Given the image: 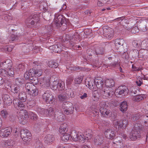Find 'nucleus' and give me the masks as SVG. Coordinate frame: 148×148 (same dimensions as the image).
Returning a JSON list of instances; mask_svg holds the SVG:
<instances>
[{
  "label": "nucleus",
  "mask_w": 148,
  "mask_h": 148,
  "mask_svg": "<svg viewBox=\"0 0 148 148\" xmlns=\"http://www.w3.org/2000/svg\"><path fill=\"white\" fill-rule=\"evenodd\" d=\"M95 53L96 55L103 54L104 51V48L103 47H97L95 49Z\"/></svg>",
  "instance_id": "obj_35"
},
{
  "label": "nucleus",
  "mask_w": 148,
  "mask_h": 148,
  "mask_svg": "<svg viewBox=\"0 0 148 148\" xmlns=\"http://www.w3.org/2000/svg\"><path fill=\"white\" fill-rule=\"evenodd\" d=\"M64 83L63 82L61 81H59L58 84L57 86H58L57 89L59 90H64Z\"/></svg>",
  "instance_id": "obj_41"
},
{
  "label": "nucleus",
  "mask_w": 148,
  "mask_h": 148,
  "mask_svg": "<svg viewBox=\"0 0 148 148\" xmlns=\"http://www.w3.org/2000/svg\"><path fill=\"white\" fill-rule=\"evenodd\" d=\"M144 95H136L133 98L132 100L135 101H139L144 99Z\"/></svg>",
  "instance_id": "obj_38"
},
{
  "label": "nucleus",
  "mask_w": 148,
  "mask_h": 148,
  "mask_svg": "<svg viewBox=\"0 0 148 148\" xmlns=\"http://www.w3.org/2000/svg\"><path fill=\"white\" fill-rule=\"evenodd\" d=\"M18 68L21 71H23L24 69V66L22 64H20L18 66Z\"/></svg>",
  "instance_id": "obj_64"
},
{
  "label": "nucleus",
  "mask_w": 148,
  "mask_h": 148,
  "mask_svg": "<svg viewBox=\"0 0 148 148\" xmlns=\"http://www.w3.org/2000/svg\"><path fill=\"white\" fill-rule=\"evenodd\" d=\"M51 95H52L49 93V91H47L42 95V97L44 100H45Z\"/></svg>",
  "instance_id": "obj_45"
},
{
  "label": "nucleus",
  "mask_w": 148,
  "mask_h": 148,
  "mask_svg": "<svg viewBox=\"0 0 148 148\" xmlns=\"http://www.w3.org/2000/svg\"><path fill=\"white\" fill-rule=\"evenodd\" d=\"M62 108L64 110V113L67 115L72 114L73 112L74 108L69 102H64L62 104Z\"/></svg>",
  "instance_id": "obj_7"
},
{
  "label": "nucleus",
  "mask_w": 148,
  "mask_h": 148,
  "mask_svg": "<svg viewBox=\"0 0 148 148\" xmlns=\"http://www.w3.org/2000/svg\"><path fill=\"white\" fill-rule=\"evenodd\" d=\"M39 21L38 15L34 14L28 17L26 20V23L30 24L31 25L37 26Z\"/></svg>",
  "instance_id": "obj_4"
},
{
  "label": "nucleus",
  "mask_w": 148,
  "mask_h": 148,
  "mask_svg": "<svg viewBox=\"0 0 148 148\" xmlns=\"http://www.w3.org/2000/svg\"><path fill=\"white\" fill-rule=\"evenodd\" d=\"M19 99L14 98L13 103L14 106L19 110H23L25 107V103L27 99V95L24 92H21L18 95Z\"/></svg>",
  "instance_id": "obj_1"
},
{
  "label": "nucleus",
  "mask_w": 148,
  "mask_h": 148,
  "mask_svg": "<svg viewBox=\"0 0 148 148\" xmlns=\"http://www.w3.org/2000/svg\"><path fill=\"white\" fill-rule=\"evenodd\" d=\"M91 130H88L85 132V139L88 140L90 139L92 137Z\"/></svg>",
  "instance_id": "obj_36"
},
{
  "label": "nucleus",
  "mask_w": 148,
  "mask_h": 148,
  "mask_svg": "<svg viewBox=\"0 0 148 148\" xmlns=\"http://www.w3.org/2000/svg\"><path fill=\"white\" fill-rule=\"evenodd\" d=\"M21 111L18 114L19 118L22 120L27 119L29 117L28 112L26 110H20Z\"/></svg>",
  "instance_id": "obj_18"
},
{
  "label": "nucleus",
  "mask_w": 148,
  "mask_h": 148,
  "mask_svg": "<svg viewBox=\"0 0 148 148\" xmlns=\"http://www.w3.org/2000/svg\"><path fill=\"white\" fill-rule=\"evenodd\" d=\"M37 111L39 114L41 115H44L45 114H46V109L41 108H38L37 109Z\"/></svg>",
  "instance_id": "obj_47"
},
{
  "label": "nucleus",
  "mask_w": 148,
  "mask_h": 148,
  "mask_svg": "<svg viewBox=\"0 0 148 148\" xmlns=\"http://www.w3.org/2000/svg\"><path fill=\"white\" fill-rule=\"evenodd\" d=\"M148 28V22L145 21L140 25V29L143 32H145L147 30Z\"/></svg>",
  "instance_id": "obj_32"
},
{
  "label": "nucleus",
  "mask_w": 148,
  "mask_h": 148,
  "mask_svg": "<svg viewBox=\"0 0 148 148\" xmlns=\"http://www.w3.org/2000/svg\"><path fill=\"white\" fill-rule=\"evenodd\" d=\"M18 37L19 36H18L16 35H15L13 34H12L10 37V40H11L12 41H15L16 40H17L18 38Z\"/></svg>",
  "instance_id": "obj_54"
},
{
  "label": "nucleus",
  "mask_w": 148,
  "mask_h": 148,
  "mask_svg": "<svg viewBox=\"0 0 148 148\" xmlns=\"http://www.w3.org/2000/svg\"><path fill=\"white\" fill-rule=\"evenodd\" d=\"M67 98L66 95L63 92L58 95V98L59 100L60 101H64Z\"/></svg>",
  "instance_id": "obj_43"
},
{
  "label": "nucleus",
  "mask_w": 148,
  "mask_h": 148,
  "mask_svg": "<svg viewBox=\"0 0 148 148\" xmlns=\"http://www.w3.org/2000/svg\"><path fill=\"white\" fill-rule=\"evenodd\" d=\"M15 144V142L14 140H8L5 143V147L13 146Z\"/></svg>",
  "instance_id": "obj_42"
},
{
  "label": "nucleus",
  "mask_w": 148,
  "mask_h": 148,
  "mask_svg": "<svg viewBox=\"0 0 148 148\" xmlns=\"http://www.w3.org/2000/svg\"><path fill=\"white\" fill-rule=\"evenodd\" d=\"M2 98L5 105L9 106L12 104V101L9 95L6 94H3L2 95Z\"/></svg>",
  "instance_id": "obj_12"
},
{
  "label": "nucleus",
  "mask_w": 148,
  "mask_h": 148,
  "mask_svg": "<svg viewBox=\"0 0 148 148\" xmlns=\"http://www.w3.org/2000/svg\"><path fill=\"white\" fill-rule=\"evenodd\" d=\"M63 92L65 94H66L65 95L67 97L68 96L69 97H73L75 96L74 90L73 89L68 88L64 90Z\"/></svg>",
  "instance_id": "obj_22"
},
{
  "label": "nucleus",
  "mask_w": 148,
  "mask_h": 148,
  "mask_svg": "<svg viewBox=\"0 0 148 148\" xmlns=\"http://www.w3.org/2000/svg\"><path fill=\"white\" fill-rule=\"evenodd\" d=\"M105 135L106 137L109 139H113L115 135V132L112 129H107L105 130Z\"/></svg>",
  "instance_id": "obj_11"
},
{
  "label": "nucleus",
  "mask_w": 148,
  "mask_h": 148,
  "mask_svg": "<svg viewBox=\"0 0 148 148\" xmlns=\"http://www.w3.org/2000/svg\"><path fill=\"white\" fill-rule=\"evenodd\" d=\"M143 57L144 59H146L148 58V51L147 50L144 51V53L143 56Z\"/></svg>",
  "instance_id": "obj_62"
},
{
  "label": "nucleus",
  "mask_w": 148,
  "mask_h": 148,
  "mask_svg": "<svg viewBox=\"0 0 148 148\" xmlns=\"http://www.w3.org/2000/svg\"><path fill=\"white\" fill-rule=\"evenodd\" d=\"M29 117L32 119L36 120L38 119V116L37 115L33 113L32 112H30L29 113Z\"/></svg>",
  "instance_id": "obj_50"
},
{
  "label": "nucleus",
  "mask_w": 148,
  "mask_h": 148,
  "mask_svg": "<svg viewBox=\"0 0 148 148\" xmlns=\"http://www.w3.org/2000/svg\"><path fill=\"white\" fill-rule=\"evenodd\" d=\"M50 48L53 49V51L58 52L59 51V46L57 45H54L50 47Z\"/></svg>",
  "instance_id": "obj_55"
},
{
  "label": "nucleus",
  "mask_w": 148,
  "mask_h": 148,
  "mask_svg": "<svg viewBox=\"0 0 148 148\" xmlns=\"http://www.w3.org/2000/svg\"><path fill=\"white\" fill-rule=\"evenodd\" d=\"M65 18L62 15H60L57 18H55L54 21V24L57 27L61 26L64 23Z\"/></svg>",
  "instance_id": "obj_10"
},
{
  "label": "nucleus",
  "mask_w": 148,
  "mask_h": 148,
  "mask_svg": "<svg viewBox=\"0 0 148 148\" xmlns=\"http://www.w3.org/2000/svg\"><path fill=\"white\" fill-rule=\"evenodd\" d=\"M134 134H135L134 132H131L130 133L129 137L132 140H135L137 139L136 136H135Z\"/></svg>",
  "instance_id": "obj_58"
},
{
  "label": "nucleus",
  "mask_w": 148,
  "mask_h": 148,
  "mask_svg": "<svg viewBox=\"0 0 148 148\" xmlns=\"http://www.w3.org/2000/svg\"><path fill=\"white\" fill-rule=\"evenodd\" d=\"M103 31L104 33L106 34V36L108 39H111L113 38L114 33L112 29L108 27H104Z\"/></svg>",
  "instance_id": "obj_9"
},
{
  "label": "nucleus",
  "mask_w": 148,
  "mask_h": 148,
  "mask_svg": "<svg viewBox=\"0 0 148 148\" xmlns=\"http://www.w3.org/2000/svg\"><path fill=\"white\" fill-rule=\"evenodd\" d=\"M100 111L101 114L103 117H107L110 116L111 115V112L109 110L104 107H102L100 108Z\"/></svg>",
  "instance_id": "obj_13"
},
{
  "label": "nucleus",
  "mask_w": 148,
  "mask_h": 148,
  "mask_svg": "<svg viewBox=\"0 0 148 148\" xmlns=\"http://www.w3.org/2000/svg\"><path fill=\"white\" fill-rule=\"evenodd\" d=\"M83 80V77L81 76H78L74 79V82L76 84H80Z\"/></svg>",
  "instance_id": "obj_44"
},
{
  "label": "nucleus",
  "mask_w": 148,
  "mask_h": 148,
  "mask_svg": "<svg viewBox=\"0 0 148 148\" xmlns=\"http://www.w3.org/2000/svg\"><path fill=\"white\" fill-rule=\"evenodd\" d=\"M128 120L126 119L119 120L116 119L113 121V124L116 128L125 129L128 125Z\"/></svg>",
  "instance_id": "obj_3"
},
{
  "label": "nucleus",
  "mask_w": 148,
  "mask_h": 148,
  "mask_svg": "<svg viewBox=\"0 0 148 148\" xmlns=\"http://www.w3.org/2000/svg\"><path fill=\"white\" fill-rule=\"evenodd\" d=\"M140 130V127L138 126L137 124H135L134 129L132 131V132H134L135 136H136V139L140 138L141 136Z\"/></svg>",
  "instance_id": "obj_19"
},
{
  "label": "nucleus",
  "mask_w": 148,
  "mask_h": 148,
  "mask_svg": "<svg viewBox=\"0 0 148 148\" xmlns=\"http://www.w3.org/2000/svg\"><path fill=\"white\" fill-rule=\"evenodd\" d=\"M54 140V136L52 135L48 134L44 138V142L48 144H50L53 142Z\"/></svg>",
  "instance_id": "obj_21"
},
{
  "label": "nucleus",
  "mask_w": 148,
  "mask_h": 148,
  "mask_svg": "<svg viewBox=\"0 0 148 148\" xmlns=\"http://www.w3.org/2000/svg\"><path fill=\"white\" fill-rule=\"evenodd\" d=\"M54 100L55 99L53 96L51 95L45 101L47 103L51 104L54 102Z\"/></svg>",
  "instance_id": "obj_48"
},
{
  "label": "nucleus",
  "mask_w": 148,
  "mask_h": 148,
  "mask_svg": "<svg viewBox=\"0 0 148 148\" xmlns=\"http://www.w3.org/2000/svg\"><path fill=\"white\" fill-rule=\"evenodd\" d=\"M94 142L95 145H101L104 142L103 137L102 135H98L95 137Z\"/></svg>",
  "instance_id": "obj_16"
},
{
  "label": "nucleus",
  "mask_w": 148,
  "mask_h": 148,
  "mask_svg": "<svg viewBox=\"0 0 148 148\" xmlns=\"http://www.w3.org/2000/svg\"><path fill=\"white\" fill-rule=\"evenodd\" d=\"M0 74L3 77H5L8 76L7 71H6L5 70L3 69H0Z\"/></svg>",
  "instance_id": "obj_53"
},
{
  "label": "nucleus",
  "mask_w": 148,
  "mask_h": 148,
  "mask_svg": "<svg viewBox=\"0 0 148 148\" xmlns=\"http://www.w3.org/2000/svg\"><path fill=\"white\" fill-rule=\"evenodd\" d=\"M87 53L90 56H92V54H96L95 50L92 49H89L87 50Z\"/></svg>",
  "instance_id": "obj_52"
},
{
  "label": "nucleus",
  "mask_w": 148,
  "mask_h": 148,
  "mask_svg": "<svg viewBox=\"0 0 148 148\" xmlns=\"http://www.w3.org/2000/svg\"><path fill=\"white\" fill-rule=\"evenodd\" d=\"M1 114L3 118H6L8 115V112L6 110H2L1 112Z\"/></svg>",
  "instance_id": "obj_56"
},
{
  "label": "nucleus",
  "mask_w": 148,
  "mask_h": 148,
  "mask_svg": "<svg viewBox=\"0 0 148 148\" xmlns=\"http://www.w3.org/2000/svg\"><path fill=\"white\" fill-rule=\"evenodd\" d=\"M25 88L26 90V92L29 94V92L32 91V90L35 88V86L34 84L30 83H27L25 84Z\"/></svg>",
  "instance_id": "obj_29"
},
{
  "label": "nucleus",
  "mask_w": 148,
  "mask_h": 148,
  "mask_svg": "<svg viewBox=\"0 0 148 148\" xmlns=\"http://www.w3.org/2000/svg\"><path fill=\"white\" fill-rule=\"evenodd\" d=\"M47 65L50 68H56L58 67V62L55 61H50L48 62Z\"/></svg>",
  "instance_id": "obj_33"
},
{
  "label": "nucleus",
  "mask_w": 148,
  "mask_h": 148,
  "mask_svg": "<svg viewBox=\"0 0 148 148\" xmlns=\"http://www.w3.org/2000/svg\"><path fill=\"white\" fill-rule=\"evenodd\" d=\"M68 126L66 124L63 123L62 124L59 130V132L62 134H64L65 133H66L67 131Z\"/></svg>",
  "instance_id": "obj_26"
},
{
  "label": "nucleus",
  "mask_w": 148,
  "mask_h": 148,
  "mask_svg": "<svg viewBox=\"0 0 148 148\" xmlns=\"http://www.w3.org/2000/svg\"><path fill=\"white\" fill-rule=\"evenodd\" d=\"M47 83L46 84L47 86H49L53 90H56L58 88L57 86L58 84L59 81L58 82L57 81L55 80L51 83V82L49 83V79L47 80Z\"/></svg>",
  "instance_id": "obj_25"
},
{
  "label": "nucleus",
  "mask_w": 148,
  "mask_h": 148,
  "mask_svg": "<svg viewBox=\"0 0 148 148\" xmlns=\"http://www.w3.org/2000/svg\"><path fill=\"white\" fill-rule=\"evenodd\" d=\"M20 133L21 136L24 141L26 142L30 138L31 134L27 130L22 129L21 130Z\"/></svg>",
  "instance_id": "obj_8"
},
{
  "label": "nucleus",
  "mask_w": 148,
  "mask_h": 148,
  "mask_svg": "<svg viewBox=\"0 0 148 148\" xmlns=\"http://www.w3.org/2000/svg\"><path fill=\"white\" fill-rule=\"evenodd\" d=\"M54 117L57 121L61 122L63 121L64 118L63 115L61 113L60 111H56L55 112Z\"/></svg>",
  "instance_id": "obj_24"
},
{
  "label": "nucleus",
  "mask_w": 148,
  "mask_h": 148,
  "mask_svg": "<svg viewBox=\"0 0 148 148\" xmlns=\"http://www.w3.org/2000/svg\"><path fill=\"white\" fill-rule=\"evenodd\" d=\"M99 91L102 98L104 99H109L111 98L115 93L112 88L106 87H104L103 89L100 90Z\"/></svg>",
  "instance_id": "obj_2"
},
{
  "label": "nucleus",
  "mask_w": 148,
  "mask_h": 148,
  "mask_svg": "<svg viewBox=\"0 0 148 148\" xmlns=\"http://www.w3.org/2000/svg\"><path fill=\"white\" fill-rule=\"evenodd\" d=\"M45 29L47 30V32L49 33L52 31V28L51 25H49L46 26Z\"/></svg>",
  "instance_id": "obj_61"
},
{
  "label": "nucleus",
  "mask_w": 148,
  "mask_h": 148,
  "mask_svg": "<svg viewBox=\"0 0 148 148\" xmlns=\"http://www.w3.org/2000/svg\"><path fill=\"white\" fill-rule=\"evenodd\" d=\"M12 129L10 128H7L0 131V135L4 137L8 136L11 133Z\"/></svg>",
  "instance_id": "obj_17"
},
{
  "label": "nucleus",
  "mask_w": 148,
  "mask_h": 148,
  "mask_svg": "<svg viewBox=\"0 0 148 148\" xmlns=\"http://www.w3.org/2000/svg\"><path fill=\"white\" fill-rule=\"evenodd\" d=\"M120 110L123 113H125L127 110L128 108L127 103L126 101H123L120 106Z\"/></svg>",
  "instance_id": "obj_31"
},
{
  "label": "nucleus",
  "mask_w": 148,
  "mask_h": 148,
  "mask_svg": "<svg viewBox=\"0 0 148 148\" xmlns=\"http://www.w3.org/2000/svg\"><path fill=\"white\" fill-rule=\"evenodd\" d=\"M141 41L136 40L133 41L132 44L134 47L137 48L139 47L141 44Z\"/></svg>",
  "instance_id": "obj_49"
},
{
  "label": "nucleus",
  "mask_w": 148,
  "mask_h": 148,
  "mask_svg": "<svg viewBox=\"0 0 148 148\" xmlns=\"http://www.w3.org/2000/svg\"><path fill=\"white\" fill-rule=\"evenodd\" d=\"M40 125L38 123H35L34 126V131H39L40 128Z\"/></svg>",
  "instance_id": "obj_59"
},
{
  "label": "nucleus",
  "mask_w": 148,
  "mask_h": 148,
  "mask_svg": "<svg viewBox=\"0 0 148 148\" xmlns=\"http://www.w3.org/2000/svg\"><path fill=\"white\" fill-rule=\"evenodd\" d=\"M7 72L8 76L11 77L14 76V69L12 66L7 69Z\"/></svg>",
  "instance_id": "obj_37"
},
{
  "label": "nucleus",
  "mask_w": 148,
  "mask_h": 148,
  "mask_svg": "<svg viewBox=\"0 0 148 148\" xmlns=\"http://www.w3.org/2000/svg\"><path fill=\"white\" fill-rule=\"evenodd\" d=\"M38 90L36 88L35 86V88H34L32 90V91L29 92V94L30 95L33 96H37L38 94Z\"/></svg>",
  "instance_id": "obj_39"
},
{
  "label": "nucleus",
  "mask_w": 148,
  "mask_h": 148,
  "mask_svg": "<svg viewBox=\"0 0 148 148\" xmlns=\"http://www.w3.org/2000/svg\"><path fill=\"white\" fill-rule=\"evenodd\" d=\"M99 79H100L95 82L97 88L101 90L102 89H103L104 88V87H103L104 86L103 81L102 78H99Z\"/></svg>",
  "instance_id": "obj_28"
},
{
  "label": "nucleus",
  "mask_w": 148,
  "mask_h": 148,
  "mask_svg": "<svg viewBox=\"0 0 148 148\" xmlns=\"http://www.w3.org/2000/svg\"><path fill=\"white\" fill-rule=\"evenodd\" d=\"M46 115L50 117L54 116L55 112H54V108L53 107H50L47 109H46Z\"/></svg>",
  "instance_id": "obj_30"
},
{
  "label": "nucleus",
  "mask_w": 148,
  "mask_h": 148,
  "mask_svg": "<svg viewBox=\"0 0 148 148\" xmlns=\"http://www.w3.org/2000/svg\"><path fill=\"white\" fill-rule=\"evenodd\" d=\"M138 28L136 26L133 27L131 30V32L134 34H136V32H138Z\"/></svg>",
  "instance_id": "obj_60"
},
{
  "label": "nucleus",
  "mask_w": 148,
  "mask_h": 148,
  "mask_svg": "<svg viewBox=\"0 0 148 148\" xmlns=\"http://www.w3.org/2000/svg\"><path fill=\"white\" fill-rule=\"evenodd\" d=\"M132 54L134 57H139V52L138 50L134 49L133 51Z\"/></svg>",
  "instance_id": "obj_57"
},
{
  "label": "nucleus",
  "mask_w": 148,
  "mask_h": 148,
  "mask_svg": "<svg viewBox=\"0 0 148 148\" xmlns=\"http://www.w3.org/2000/svg\"><path fill=\"white\" fill-rule=\"evenodd\" d=\"M125 43V42L123 39H117L115 40V45L118 49H119V47H121L123 48Z\"/></svg>",
  "instance_id": "obj_23"
},
{
  "label": "nucleus",
  "mask_w": 148,
  "mask_h": 148,
  "mask_svg": "<svg viewBox=\"0 0 148 148\" xmlns=\"http://www.w3.org/2000/svg\"><path fill=\"white\" fill-rule=\"evenodd\" d=\"M12 91L14 93L17 94L18 93H19L21 90V88L19 86H17L15 87L14 88L11 89Z\"/></svg>",
  "instance_id": "obj_40"
},
{
  "label": "nucleus",
  "mask_w": 148,
  "mask_h": 148,
  "mask_svg": "<svg viewBox=\"0 0 148 148\" xmlns=\"http://www.w3.org/2000/svg\"><path fill=\"white\" fill-rule=\"evenodd\" d=\"M31 72L30 71V69L28 72H26L24 75V77L26 79H28L30 78L31 77H32L34 75L32 73H31Z\"/></svg>",
  "instance_id": "obj_46"
},
{
  "label": "nucleus",
  "mask_w": 148,
  "mask_h": 148,
  "mask_svg": "<svg viewBox=\"0 0 148 148\" xmlns=\"http://www.w3.org/2000/svg\"><path fill=\"white\" fill-rule=\"evenodd\" d=\"M71 136L73 140L75 141H84L85 139L84 135L82 133H77L75 131L71 133Z\"/></svg>",
  "instance_id": "obj_5"
},
{
  "label": "nucleus",
  "mask_w": 148,
  "mask_h": 148,
  "mask_svg": "<svg viewBox=\"0 0 148 148\" xmlns=\"http://www.w3.org/2000/svg\"><path fill=\"white\" fill-rule=\"evenodd\" d=\"M86 86L91 89L94 88L95 85L94 80L92 79L88 78L86 79L85 81Z\"/></svg>",
  "instance_id": "obj_15"
},
{
  "label": "nucleus",
  "mask_w": 148,
  "mask_h": 148,
  "mask_svg": "<svg viewBox=\"0 0 148 148\" xmlns=\"http://www.w3.org/2000/svg\"><path fill=\"white\" fill-rule=\"evenodd\" d=\"M105 85V87L108 88H111L114 85V82L112 79H107L106 80Z\"/></svg>",
  "instance_id": "obj_27"
},
{
  "label": "nucleus",
  "mask_w": 148,
  "mask_h": 148,
  "mask_svg": "<svg viewBox=\"0 0 148 148\" xmlns=\"http://www.w3.org/2000/svg\"><path fill=\"white\" fill-rule=\"evenodd\" d=\"M12 63L10 59L6 60L5 61L1 62V67L4 69H8L12 66Z\"/></svg>",
  "instance_id": "obj_14"
},
{
  "label": "nucleus",
  "mask_w": 148,
  "mask_h": 148,
  "mask_svg": "<svg viewBox=\"0 0 148 148\" xmlns=\"http://www.w3.org/2000/svg\"><path fill=\"white\" fill-rule=\"evenodd\" d=\"M116 144L117 145L119 146V148H123V145L122 143L120 141L119 142H117V141L116 142Z\"/></svg>",
  "instance_id": "obj_63"
},
{
  "label": "nucleus",
  "mask_w": 148,
  "mask_h": 148,
  "mask_svg": "<svg viewBox=\"0 0 148 148\" xmlns=\"http://www.w3.org/2000/svg\"><path fill=\"white\" fill-rule=\"evenodd\" d=\"M44 69V66L43 65H37L35 68L30 69V71L34 75H36L39 77L42 75Z\"/></svg>",
  "instance_id": "obj_6"
},
{
  "label": "nucleus",
  "mask_w": 148,
  "mask_h": 148,
  "mask_svg": "<svg viewBox=\"0 0 148 148\" xmlns=\"http://www.w3.org/2000/svg\"><path fill=\"white\" fill-rule=\"evenodd\" d=\"M127 91L126 87L125 86H119L115 90V93L116 94L121 95Z\"/></svg>",
  "instance_id": "obj_20"
},
{
  "label": "nucleus",
  "mask_w": 148,
  "mask_h": 148,
  "mask_svg": "<svg viewBox=\"0 0 148 148\" xmlns=\"http://www.w3.org/2000/svg\"><path fill=\"white\" fill-rule=\"evenodd\" d=\"M63 134V135L61 139L63 141L66 142L70 138L71 135H70L69 133H65Z\"/></svg>",
  "instance_id": "obj_34"
},
{
  "label": "nucleus",
  "mask_w": 148,
  "mask_h": 148,
  "mask_svg": "<svg viewBox=\"0 0 148 148\" xmlns=\"http://www.w3.org/2000/svg\"><path fill=\"white\" fill-rule=\"evenodd\" d=\"M119 65V64L117 62H112L110 64L108 65L107 68L109 67L110 68H114Z\"/></svg>",
  "instance_id": "obj_51"
}]
</instances>
